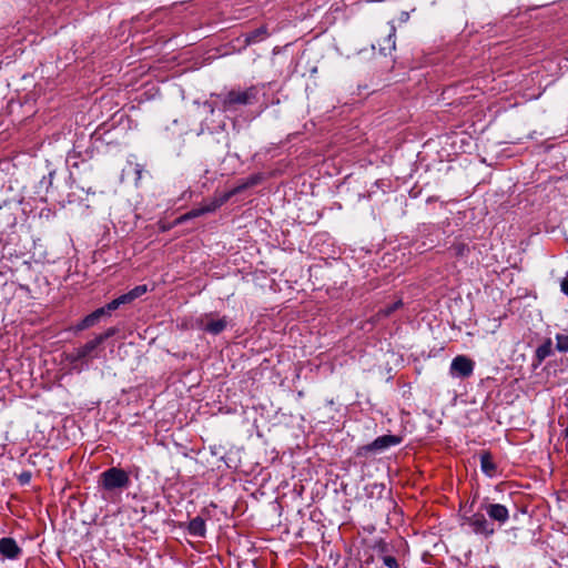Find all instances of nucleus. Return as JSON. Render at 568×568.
Returning a JSON list of instances; mask_svg holds the SVG:
<instances>
[{
	"mask_svg": "<svg viewBox=\"0 0 568 568\" xmlns=\"http://www.w3.org/2000/svg\"><path fill=\"white\" fill-rule=\"evenodd\" d=\"M100 484L103 489L112 491L129 487L130 477L125 470L111 467L101 474Z\"/></svg>",
	"mask_w": 568,
	"mask_h": 568,
	"instance_id": "nucleus-1",
	"label": "nucleus"
},
{
	"mask_svg": "<svg viewBox=\"0 0 568 568\" xmlns=\"http://www.w3.org/2000/svg\"><path fill=\"white\" fill-rule=\"evenodd\" d=\"M235 193V191L225 192L221 195L214 196L212 200L203 203L199 207L191 210L190 212L181 215L178 220L179 223L185 222L191 219L199 217L206 213H212L221 207Z\"/></svg>",
	"mask_w": 568,
	"mask_h": 568,
	"instance_id": "nucleus-2",
	"label": "nucleus"
},
{
	"mask_svg": "<svg viewBox=\"0 0 568 568\" xmlns=\"http://www.w3.org/2000/svg\"><path fill=\"white\" fill-rule=\"evenodd\" d=\"M102 344V338H93L85 343L83 346L75 348L73 352L68 354L67 358L74 367L81 361H89L98 357V347Z\"/></svg>",
	"mask_w": 568,
	"mask_h": 568,
	"instance_id": "nucleus-3",
	"label": "nucleus"
},
{
	"mask_svg": "<svg viewBox=\"0 0 568 568\" xmlns=\"http://www.w3.org/2000/svg\"><path fill=\"white\" fill-rule=\"evenodd\" d=\"M254 98V92L252 89L244 90V91H230L226 93L221 103L222 109L224 111H229L233 109L237 104H248L252 102V99Z\"/></svg>",
	"mask_w": 568,
	"mask_h": 568,
	"instance_id": "nucleus-4",
	"label": "nucleus"
},
{
	"mask_svg": "<svg viewBox=\"0 0 568 568\" xmlns=\"http://www.w3.org/2000/svg\"><path fill=\"white\" fill-rule=\"evenodd\" d=\"M475 363L465 355L456 356L450 364V375L454 377H468L474 372Z\"/></svg>",
	"mask_w": 568,
	"mask_h": 568,
	"instance_id": "nucleus-5",
	"label": "nucleus"
},
{
	"mask_svg": "<svg viewBox=\"0 0 568 568\" xmlns=\"http://www.w3.org/2000/svg\"><path fill=\"white\" fill-rule=\"evenodd\" d=\"M468 525L477 535L489 537L495 532L493 525L480 513H476L467 519Z\"/></svg>",
	"mask_w": 568,
	"mask_h": 568,
	"instance_id": "nucleus-6",
	"label": "nucleus"
},
{
	"mask_svg": "<svg viewBox=\"0 0 568 568\" xmlns=\"http://www.w3.org/2000/svg\"><path fill=\"white\" fill-rule=\"evenodd\" d=\"M227 326L225 317L214 318L211 315H205L199 322V327L210 334L216 335L223 332Z\"/></svg>",
	"mask_w": 568,
	"mask_h": 568,
	"instance_id": "nucleus-7",
	"label": "nucleus"
},
{
	"mask_svg": "<svg viewBox=\"0 0 568 568\" xmlns=\"http://www.w3.org/2000/svg\"><path fill=\"white\" fill-rule=\"evenodd\" d=\"M402 442V438L395 435H383L377 437L373 443L365 446L368 452H382L389 447L396 446Z\"/></svg>",
	"mask_w": 568,
	"mask_h": 568,
	"instance_id": "nucleus-8",
	"label": "nucleus"
},
{
	"mask_svg": "<svg viewBox=\"0 0 568 568\" xmlns=\"http://www.w3.org/2000/svg\"><path fill=\"white\" fill-rule=\"evenodd\" d=\"M21 548L13 538L4 537L0 539V555L10 560H16L21 555Z\"/></svg>",
	"mask_w": 568,
	"mask_h": 568,
	"instance_id": "nucleus-9",
	"label": "nucleus"
},
{
	"mask_svg": "<svg viewBox=\"0 0 568 568\" xmlns=\"http://www.w3.org/2000/svg\"><path fill=\"white\" fill-rule=\"evenodd\" d=\"M487 515L499 524H505L509 518V511L506 506L501 504H489L486 506Z\"/></svg>",
	"mask_w": 568,
	"mask_h": 568,
	"instance_id": "nucleus-10",
	"label": "nucleus"
},
{
	"mask_svg": "<svg viewBox=\"0 0 568 568\" xmlns=\"http://www.w3.org/2000/svg\"><path fill=\"white\" fill-rule=\"evenodd\" d=\"M480 468L481 471L488 476H496V464L494 463L491 456L489 454H483L480 457Z\"/></svg>",
	"mask_w": 568,
	"mask_h": 568,
	"instance_id": "nucleus-11",
	"label": "nucleus"
},
{
	"mask_svg": "<svg viewBox=\"0 0 568 568\" xmlns=\"http://www.w3.org/2000/svg\"><path fill=\"white\" fill-rule=\"evenodd\" d=\"M205 521L201 517L193 518L189 524V532L195 537H204Z\"/></svg>",
	"mask_w": 568,
	"mask_h": 568,
	"instance_id": "nucleus-12",
	"label": "nucleus"
},
{
	"mask_svg": "<svg viewBox=\"0 0 568 568\" xmlns=\"http://www.w3.org/2000/svg\"><path fill=\"white\" fill-rule=\"evenodd\" d=\"M556 339V348L558 352L567 353L568 352V334H557L555 336Z\"/></svg>",
	"mask_w": 568,
	"mask_h": 568,
	"instance_id": "nucleus-13",
	"label": "nucleus"
},
{
	"mask_svg": "<svg viewBox=\"0 0 568 568\" xmlns=\"http://www.w3.org/2000/svg\"><path fill=\"white\" fill-rule=\"evenodd\" d=\"M98 322H97V317L95 315H93V313L87 315L77 326V331H83V329H87L93 325H95Z\"/></svg>",
	"mask_w": 568,
	"mask_h": 568,
	"instance_id": "nucleus-14",
	"label": "nucleus"
},
{
	"mask_svg": "<svg viewBox=\"0 0 568 568\" xmlns=\"http://www.w3.org/2000/svg\"><path fill=\"white\" fill-rule=\"evenodd\" d=\"M124 304H129V302L126 296L122 294L119 297L112 300L110 303H108V308L115 311L116 308Z\"/></svg>",
	"mask_w": 568,
	"mask_h": 568,
	"instance_id": "nucleus-15",
	"label": "nucleus"
},
{
	"mask_svg": "<svg viewBox=\"0 0 568 568\" xmlns=\"http://www.w3.org/2000/svg\"><path fill=\"white\" fill-rule=\"evenodd\" d=\"M402 301H396L394 302L392 305L385 307L384 310H381V313H383L384 316H388L389 314H392L394 311H396L397 308H399L402 306Z\"/></svg>",
	"mask_w": 568,
	"mask_h": 568,
	"instance_id": "nucleus-16",
	"label": "nucleus"
},
{
	"mask_svg": "<svg viewBox=\"0 0 568 568\" xmlns=\"http://www.w3.org/2000/svg\"><path fill=\"white\" fill-rule=\"evenodd\" d=\"M112 311L113 310L108 308V304H106L104 307H100L92 313H93V315H95L97 322H99L101 317L109 315Z\"/></svg>",
	"mask_w": 568,
	"mask_h": 568,
	"instance_id": "nucleus-17",
	"label": "nucleus"
},
{
	"mask_svg": "<svg viewBox=\"0 0 568 568\" xmlns=\"http://www.w3.org/2000/svg\"><path fill=\"white\" fill-rule=\"evenodd\" d=\"M112 311L113 310L108 308V304H106L104 307H100L92 313H93V315H95L97 322H99L101 317L109 315Z\"/></svg>",
	"mask_w": 568,
	"mask_h": 568,
	"instance_id": "nucleus-18",
	"label": "nucleus"
},
{
	"mask_svg": "<svg viewBox=\"0 0 568 568\" xmlns=\"http://www.w3.org/2000/svg\"><path fill=\"white\" fill-rule=\"evenodd\" d=\"M146 292H148L146 285H138L131 290V293L134 294L135 300L138 297L142 296L143 294H145Z\"/></svg>",
	"mask_w": 568,
	"mask_h": 568,
	"instance_id": "nucleus-19",
	"label": "nucleus"
},
{
	"mask_svg": "<svg viewBox=\"0 0 568 568\" xmlns=\"http://www.w3.org/2000/svg\"><path fill=\"white\" fill-rule=\"evenodd\" d=\"M383 562L388 568H398L397 560L393 556L383 557Z\"/></svg>",
	"mask_w": 568,
	"mask_h": 568,
	"instance_id": "nucleus-20",
	"label": "nucleus"
},
{
	"mask_svg": "<svg viewBox=\"0 0 568 568\" xmlns=\"http://www.w3.org/2000/svg\"><path fill=\"white\" fill-rule=\"evenodd\" d=\"M560 287H561L562 293L568 296V273L562 278V281L560 283Z\"/></svg>",
	"mask_w": 568,
	"mask_h": 568,
	"instance_id": "nucleus-21",
	"label": "nucleus"
},
{
	"mask_svg": "<svg viewBox=\"0 0 568 568\" xmlns=\"http://www.w3.org/2000/svg\"><path fill=\"white\" fill-rule=\"evenodd\" d=\"M113 333H114V331H113V329H109L108 332H105L104 334H101V335L97 336L95 338H102V343H103L106 338H109L110 336H112V335H113Z\"/></svg>",
	"mask_w": 568,
	"mask_h": 568,
	"instance_id": "nucleus-22",
	"label": "nucleus"
},
{
	"mask_svg": "<svg viewBox=\"0 0 568 568\" xmlns=\"http://www.w3.org/2000/svg\"><path fill=\"white\" fill-rule=\"evenodd\" d=\"M124 295L126 296L129 303H131L135 300L134 294H132L131 291H129Z\"/></svg>",
	"mask_w": 568,
	"mask_h": 568,
	"instance_id": "nucleus-23",
	"label": "nucleus"
},
{
	"mask_svg": "<svg viewBox=\"0 0 568 568\" xmlns=\"http://www.w3.org/2000/svg\"><path fill=\"white\" fill-rule=\"evenodd\" d=\"M394 36H395V30L392 29V32H390L388 39H389V41L392 42L393 45H394V41H393Z\"/></svg>",
	"mask_w": 568,
	"mask_h": 568,
	"instance_id": "nucleus-24",
	"label": "nucleus"
}]
</instances>
